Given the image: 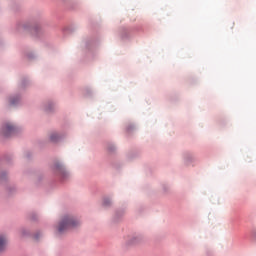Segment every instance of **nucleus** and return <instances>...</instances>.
<instances>
[{"mask_svg": "<svg viewBox=\"0 0 256 256\" xmlns=\"http://www.w3.org/2000/svg\"><path fill=\"white\" fill-rule=\"evenodd\" d=\"M81 223V217L71 213L63 214L56 222L54 229L57 235H63L67 231L79 229Z\"/></svg>", "mask_w": 256, "mask_h": 256, "instance_id": "f257e3e1", "label": "nucleus"}, {"mask_svg": "<svg viewBox=\"0 0 256 256\" xmlns=\"http://www.w3.org/2000/svg\"><path fill=\"white\" fill-rule=\"evenodd\" d=\"M52 169L54 173H56V175H58V177H60V179H62L63 181L71 177V172L69 171V169H67V166L61 161L55 162L52 166Z\"/></svg>", "mask_w": 256, "mask_h": 256, "instance_id": "f03ea898", "label": "nucleus"}, {"mask_svg": "<svg viewBox=\"0 0 256 256\" xmlns=\"http://www.w3.org/2000/svg\"><path fill=\"white\" fill-rule=\"evenodd\" d=\"M20 131L21 127L15 122H5L0 129V133L4 135V137L15 135V133H19Z\"/></svg>", "mask_w": 256, "mask_h": 256, "instance_id": "7ed1b4c3", "label": "nucleus"}, {"mask_svg": "<svg viewBox=\"0 0 256 256\" xmlns=\"http://www.w3.org/2000/svg\"><path fill=\"white\" fill-rule=\"evenodd\" d=\"M9 105H19L21 103V94H13L6 98Z\"/></svg>", "mask_w": 256, "mask_h": 256, "instance_id": "20e7f679", "label": "nucleus"}, {"mask_svg": "<svg viewBox=\"0 0 256 256\" xmlns=\"http://www.w3.org/2000/svg\"><path fill=\"white\" fill-rule=\"evenodd\" d=\"M48 139L52 143H57V142L61 141V139H63V135H61V132L52 131L49 133Z\"/></svg>", "mask_w": 256, "mask_h": 256, "instance_id": "39448f33", "label": "nucleus"}, {"mask_svg": "<svg viewBox=\"0 0 256 256\" xmlns=\"http://www.w3.org/2000/svg\"><path fill=\"white\" fill-rule=\"evenodd\" d=\"M9 245V237L5 234H0V253H3Z\"/></svg>", "mask_w": 256, "mask_h": 256, "instance_id": "423d86ee", "label": "nucleus"}, {"mask_svg": "<svg viewBox=\"0 0 256 256\" xmlns=\"http://www.w3.org/2000/svg\"><path fill=\"white\" fill-rule=\"evenodd\" d=\"M139 241H141V238L139 237V235L133 234L131 236H128V238L126 239V245L128 247H130L131 245H137Z\"/></svg>", "mask_w": 256, "mask_h": 256, "instance_id": "0eeeda50", "label": "nucleus"}, {"mask_svg": "<svg viewBox=\"0 0 256 256\" xmlns=\"http://www.w3.org/2000/svg\"><path fill=\"white\" fill-rule=\"evenodd\" d=\"M113 205V198L106 196L102 199L103 207H111Z\"/></svg>", "mask_w": 256, "mask_h": 256, "instance_id": "6e6552de", "label": "nucleus"}, {"mask_svg": "<svg viewBox=\"0 0 256 256\" xmlns=\"http://www.w3.org/2000/svg\"><path fill=\"white\" fill-rule=\"evenodd\" d=\"M55 110V102H47L45 105V111L51 113V111Z\"/></svg>", "mask_w": 256, "mask_h": 256, "instance_id": "1a4fd4ad", "label": "nucleus"}, {"mask_svg": "<svg viewBox=\"0 0 256 256\" xmlns=\"http://www.w3.org/2000/svg\"><path fill=\"white\" fill-rule=\"evenodd\" d=\"M191 159H193V156H191V155L185 156V157H184V163H185L186 165H189V164L191 163Z\"/></svg>", "mask_w": 256, "mask_h": 256, "instance_id": "9d476101", "label": "nucleus"}, {"mask_svg": "<svg viewBox=\"0 0 256 256\" xmlns=\"http://www.w3.org/2000/svg\"><path fill=\"white\" fill-rule=\"evenodd\" d=\"M21 235L22 237H26V235H29V230H22Z\"/></svg>", "mask_w": 256, "mask_h": 256, "instance_id": "9b49d317", "label": "nucleus"}]
</instances>
